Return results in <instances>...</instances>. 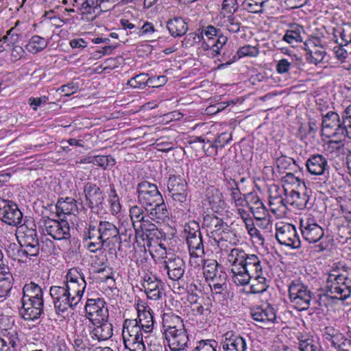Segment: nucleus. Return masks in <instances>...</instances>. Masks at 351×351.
Returning <instances> with one entry per match:
<instances>
[{
  "label": "nucleus",
  "instance_id": "obj_1",
  "mask_svg": "<svg viewBox=\"0 0 351 351\" xmlns=\"http://www.w3.org/2000/svg\"><path fill=\"white\" fill-rule=\"evenodd\" d=\"M322 133L328 138H341L347 136L351 139V104L345 110L342 120L337 112L332 110L323 114Z\"/></svg>",
  "mask_w": 351,
  "mask_h": 351
},
{
  "label": "nucleus",
  "instance_id": "obj_2",
  "mask_svg": "<svg viewBox=\"0 0 351 351\" xmlns=\"http://www.w3.org/2000/svg\"><path fill=\"white\" fill-rule=\"evenodd\" d=\"M255 254L246 253L243 249L234 247L228 252L226 261L230 268V277L232 282L247 279L245 272L260 261Z\"/></svg>",
  "mask_w": 351,
  "mask_h": 351
},
{
  "label": "nucleus",
  "instance_id": "obj_3",
  "mask_svg": "<svg viewBox=\"0 0 351 351\" xmlns=\"http://www.w3.org/2000/svg\"><path fill=\"white\" fill-rule=\"evenodd\" d=\"M122 337L124 347L128 351H146L143 331L137 319H127L123 324Z\"/></svg>",
  "mask_w": 351,
  "mask_h": 351
},
{
  "label": "nucleus",
  "instance_id": "obj_4",
  "mask_svg": "<svg viewBox=\"0 0 351 351\" xmlns=\"http://www.w3.org/2000/svg\"><path fill=\"white\" fill-rule=\"evenodd\" d=\"M288 291L290 302L295 309L302 311L309 308L313 293L306 285L299 280H293Z\"/></svg>",
  "mask_w": 351,
  "mask_h": 351
},
{
  "label": "nucleus",
  "instance_id": "obj_5",
  "mask_svg": "<svg viewBox=\"0 0 351 351\" xmlns=\"http://www.w3.org/2000/svg\"><path fill=\"white\" fill-rule=\"evenodd\" d=\"M49 294L52 299L56 313L61 317H66L77 306L63 283L58 286H51Z\"/></svg>",
  "mask_w": 351,
  "mask_h": 351
},
{
  "label": "nucleus",
  "instance_id": "obj_6",
  "mask_svg": "<svg viewBox=\"0 0 351 351\" xmlns=\"http://www.w3.org/2000/svg\"><path fill=\"white\" fill-rule=\"evenodd\" d=\"M247 279L245 280H239L234 284L238 286H245L250 283V293L256 294L262 293L267 291L269 287V281L266 278L267 274L263 271L261 261L254 265L249 270L245 272Z\"/></svg>",
  "mask_w": 351,
  "mask_h": 351
},
{
  "label": "nucleus",
  "instance_id": "obj_7",
  "mask_svg": "<svg viewBox=\"0 0 351 351\" xmlns=\"http://www.w3.org/2000/svg\"><path fill=\"white\" fill-rule=\"evenodd\" d=\"M327 293L332 298L347 299L351 294V278L346 274H330L327 280Z\"/></svg>",
  "mask_w": 351,
  "mask_h": 351
},
{
  "label": "nucleus",
  "instance_id": "obj_8",
  "mask_svg": "<svg viewBox=\"0 0 351 351\" xmlns=\"http://www.w3.org/2000/svg\"><path fill=\"white\" fill-rule=\"evenodd\" d=\"M161 250L162 261L159 263L160 269L165 271L168 277L172 280H178L185 271V263L182 258L173 254L167 255L166 248L163 244L159 243Z\"/></svg>",
  "mask_w": 351,
  "mask_h": 351
},
{
  "label": "nucleus",
  "instance_id": "obj_9",
  "mask_svg": "<svg viewBox=\"0 0 351 351\" xmlns=\"http://www.w3.org/2000/svg\"><path fill=\"white\" fill-rule=\"evenodd\" d=\"M62 283L77 305L81 301L86 287V282L82 272L77 268L70 269L66 274V281Z\"/></svg>",
  "mask_w": 351,
  "mask_h": 351
},
{
  "label": "nucleus",
  "instance_id": "obj_10",
  "mask_svg": "<svg viewBox=\"0 0 351 351\" xmlns=\"http://www.w3.org/2000/svg\"><path fill=\"white\" fill-rule=\"evenodd\" d=\"M164 335L171 351H184L190 344L186 330L176 326H164Z\"/></svg>",
  "mask_w": 351,
  "mask_h": 351
},
{
  "label": "nucleus",
  "instance_id": "obj_11",
  "mask_svg": "<svg viewBox=\"0 0 351 351\" xmlns=\"http://www.w3.org/2000/svg\"><path fill=\"white\" fill-rule=\"evenodd\" d=\"M138 202L146 209L163 200L162 195L156 184L147 181L141 182L137 186Z\"/></svg>",
  "mask_w": 351,
  "mask_h": 351
},
{
  "label": "nucleus",
  "instance_id": "obj_12",
  "mask_svg": "<svg viewBox=\"0 0 351 351\" xmlns=\"http://www.w3.org/2000/svg\"><path fill=\"white\" fill-rule=\"evenodd\" d=\"M41 228L45 235H49L55 240H66L71 237L70 227L66 220L43 218Z\"/></svg>",
  "mask_w": 351,
  "mask_h": 351
},
{
  "label": "nucleus",
  "instance_id": "obj_13",
  "mask_svg": "<svg viewBox=\"0 0 351 351\" xmlns=\"http://www.w3.org/2000/svg\"><path fill=\"white\" fill-rule=\"evenodd\" d=\"M276 238L281 245L298 249L301 246V241L295 226L280 222L276 225Z\"/></svg>",
  "mask_w": 351,
  "mask_h": 351
},
{
  "label": "nucleus",
  "instance_id": "obj_14",
  "mask_svg": "<svg viewBox=\"0 0 351 351\" xmlns=\"http://www.w3.org/2000/svg\"><path fill=\"white\" fill-rule=\"evenodd\" d=\"M300 228L302 238L309 243L319 242L324 236V229L310 216L300 219Z\"/></svg>",
  "mask_w": 351,
  "mask_h": 351
},
{
  "label": "nucleus",
  "instance_id": "obj_15",
  "mask_svg": "<svg viewBox=\"0 0 351 351\" xmlns=\"http://www.w3.org/2000/svg\"><path fill=\"white\" fill-rule=\"evenodd\" d=\"M86 316L90 324H99L108 319L109 313L106 302L101 298L88 299L85 306Z\"/></svg>",
  "mask_w": 351,
  "mask_h": 351
},
{
  "label": "nucleus",
  "instance_id": "obj_16",
  "mask_svg": "<svg viewBox=\"0 0 351 351\" xmlns=\"http://www.w3.org/2000/svg\"><path fill=\"white\" fill-rule=\"evenodd\" d=\"M304 49L306 51V60L315 65L322 62L326 55V49L322 45L321 40L316 37L306 40Z\"/></svg>",
  "mask_w": 351,
  "mask_h": 351
},
{
  "label": "nucleus",
  "instance_id": "obj_17",
  "mask_svg": "<svg viewBox=\"0 0 351 351\" xmlns=\"http://www.w3.org/2000/svg\"><path fill=\"white\" fill-rule=\"evenodd\" d=\"M141 286L149 299L158 300L162 298L164 283L156 276L145 274L142 278Z\"/></svg>",
  "mask_w": 351,
  "mask_h": 351
},
{
  "label": "nucleus",
  "instance_id": "obj_18",
  "mask_svg": "<svg viewBox=\"0 0 351 351\" xmlns=\"http://www.w3.org/2000/svg\"><path fill=\"white\" fill-rule=\"evenodd\" d=\"M251 316L254 321L263 324L261 326L262 328L274 324L276 319V310L271 304L253 307L251 309Z\"/></svg>",
  "mask_w": 351,
  "mask_h": 351
},
{
  "label": "nucleus",
  "instance_id": "obj_19",
  "mask_svg": "<svg viewBox=\"0 0 351 351\" xmlns=\"http://www.w3.org/2000/svg\"><path fill=\"white\" fill-rule=\"evenodd\" d=\"M169 195L174 202L184 203L186 200V182L180 176H172L167 182Z\"/></svg>",
  "mask_w": 351,
  "mask_h": 351
},
{
  "label": "nucleus",
  "instance_id": "obj_20",
  "mask_svg": "<svg viewBox=\"0 0 351 351\" xmlns=\"http://www.w3.org/2000/svg\"><path fill=\"white\" fill-rule=\"evenodd\" d=\"M0 216L3 222L14 226L19 225L23 218V214L18 206L10 201L3 202V206L0 207Z\"/></svg>",
  "mask_w": 351,
  "mask_h": 351
},
{
  "label": "nucleus",
  "instance_id": "obj_21",
  "mask_svg": "<svg viewBox=\"0 0 351 351\" xmlns=\"http://www.w3.org/2000/svg\"><path fill=\"white\" fill-rule=\"evenodd\" d=\"M203 225L215 240H217L216 237H220L222 233L226 232L229 230L228 223L214 215H206L204 217Z\"/></svg>",
  "mask_w": 351,
  "mask_h": 351
},
{
  "label": "nucleus",
  "instance_id": "obj_22",
  "mask_svg": "<svg viewBox=\"0 0 351 351\" xmlns=\"http://www.w3.org/2000/svg\"><path fill=\"white\" fill-rule=\"evenodd\" d=\"M306 167L308 173L314 176H323L329 171L328 160L322 154L311 155L306 161Z\"/></svg>",
  "mask_w": 351,
  "mask_h": 351
},
{
  "label": "nucleus",
  "instance_id": "obj_23",
  "mask_svg": "<svg viewBox=\"0 0 351 351\" xmlns=\"http://www.w3.org/2000/svg\"><path fill=\"white\" fill-rule=\"evenodd\" d=\"M84 193L86 204L91 208L99 207L104 202V194L95 184L86 183L84 186Z\"/></svg>",
  "mask_w": 351,
  "mask_h": 351
},
{
  "label": "nucleus",
  "instance_id": "obj_24",
  "mask_svg": "<svg viewBox=\"0 0 351 351\" xmlns=\"http://www.w3.org/2000/svg\"><path fill=\"white\" fill-rule=\"evenodd\" d=\"M137 313L138 318L136 319L139 327L145 334L151 332L154 329V320L150 307L144 304H138Z\"/></svg>",
  "mask_w": 351,
  "mask_h": 351
},
{
  "label": "nucleus",
  "instance_id": "obj_25",
  "mask_svg": "<svg viewBox=\"0 0 351 351\" xmlns=\"http://www.w3.org/2000/svg\"><path fill=\"white\" fill-rule=\"evenodd\" d=\"M92 339L99 341L109 339L112 336V325L106 319L99 324L92 323L88 326Z\"/></svg>",
  "mask_w": 351,
  "mask_h": 351
},
{
  "label": "nucleus",
  "instance_id": "obj_26",
  "mask_svg": "<svg viewBox=\"0 0 351 351\" xmlns=\"http://www.w3.org/2000/svg\"><path fill=\"white\" fill-rule=\"evenodd\" d=\"M259 51L258 49L252 45H245L243 47H240L237 54L230 57V55H226V53H223L221 57V61H226L225 63H222L219 65V69H223L230 65L231 64L237 61L239 58L249 56V57H256L258 55Z\"/></svg>",
  "mask_w": 351,
  "mask_h": 351
},
{
  "label": "nucleus",
  "instance_id": "obj_27",
  "mask_svg": "<svg viewBox=\"0 0 351 351\" xmlns=\"http://www.w3.org/2000/svg\"><path fill=\"white\" fill-rule=\"evenodd\" d=\"M224 351H247V339L240 335L226 332L222 341Z\"/></svg>",
  "mask_w": 351,
  "mask_h": 351
},
{
  "label": "nucleus",
  "instance_id": "obj_28",
  "mask_svg": "<svg viewBox=\"0 0 351 351\" xmlns=\"http://www.w3.org/2000/svg\"><path fill=\"white\" fill-rule=\"evenodd\" d=\"M303 66L302 58L297 54H292L278 60L276 71L278 74H288L291 69H301Z\"/></svg>",
  "mask_w": 351,
  "mask_h": 351
},
{
  "label": "nucleus",
  "instance_id": "obj_29",
  "mask_svg": "<svg viewBox=\"0 0 351 351\" xmlns=\"http://www.w3.org/2000/svg\"><path fill=\"white\" fill-rule=\"evenodd\" d=\"M44 292L42 287L33 281L25 283L23 287L22 301L44 303Z\"/></svg>",
  "mask_w": 351,
  "mask_h": 351
},
{
  "label": "nucleus",
  "instance_id": "obj_30",
  "mask_svg": "<svg viewBox=\"0 0 351 351\" xmlns=\"http://www.w3.org/2000/svg\"><path fill=\"white\" fill-rule=\"evenodd\" d=\"M44 303L39 304L30 301H22L20 313L25 320L35 321L43 314Z\"/></svg>",
  "mask_w": 351,
  "mask_h": 351
},
{
  "label": "nucleus",
  "instance_id": "obj_31",
  "mask_svg": "<svg viewBox=\"0 0 351 351\" xmlns=\"http://www.w3.org/2000/svg\"><path fill=\"white\" fill-rule=\"evenodd\" d=\"M228 38L223 35L219 36L215 41H206L205 38L201 41L199 50L200 52H207L206 55L210 57H216L220 54V50L226 45Z\"/></svg>",
  "mask_w": 351,
  "mask_h": 351
},
{
  "label": "nucleus",
  "instance_id": "obj_32",
  "mask_svg": "<svg viewBox=\"0 0 351 351\" xmlns=\"http://www.w3.org/2000/svg\"><path fill=\"white\" fill-rule=\"evenodd\" d=\"M119 230L114 224L107 221H99L98 238L105 243L117 241L119 239Z\"/></svg>",
  "mask_w": 351,
  "mask_h": 351
},
{
  "label": "nucleus",
  "instance_id": "obj_33",
  "mask_svg": "<svg viewBox=\"0 0 351 351\" xmlns=\"http://www.w3.org/2000/svg\"><path fill=\"white\" fill-rule=\"evenodd\" d=\"M145 210L147 217L157 223H164L169 219V211L164 199Z\"/></svg>",
  "mask_w": 351,
  "mask_h": 351
},
{
  "label": "nucleus",
  "instance_id": "obj_34",
  "mask_svg": "<svg viewBox=\"0 0 351 351\" xmlns=\"http://www.w3.org/2000/svg\"><path fill=\"white\" fill-rule=\"evenodd\" d=\"M137 234L141 232V237L143 239L146 238L147 239V245H151L150 240L154 239V237L158 238L160 234L157 226L153 223L147 217L145 220H143L142 223H139L137 226V230H135Z\"/></svg>",
  "mask_w": 351,
  "mask_h": 351
},
{
  "label": "nucleus",
  "instance_id": "obj_35",
  "mask_svg": "<svg viewBox=\"0 0 351 351\" xmlns=\"http://www.w3.org/2000/svg\"><path fill=\"white\" fill-rule=\"evenodd\" d=\"M304 27L297 23L290 24L282 37V40L294 46L303 41Z\"/></svg>",
  "mask_w": 351,
  "mask_h": 351
},
{
  "label": "nucleus",
  "instance_id": "obj_36",
  "mask_svg": "<svg viewBox=\"0 0 351 351\" xmlns=\"http://www.w3.org/2000/svg\"><path fill=\"white\" fill-rule=\"evenodd\" d=\"M20 341L15 330H10L0 337V351H19Z\"/></svg>",
  "mask_w": 351,
  "mask_h": 351
},
{
  "label": "nucleus",
  "instance_id": "obj_37",
  "mask_svg": "<svg viewBox=\"0 0 351 351\" xmlns=\"http://www.w3.org/2000/svg\"><path fill=\"white\" fill-rule=\"evenodd\" d=\"M206 197V201L213 211L217 213L224 208L225 202L223 199L222 193L219 189L213 186L208 188Z\"/></svg>",
  "mask_w": 351,
  "mask_h": 351
},
{
  "label": "nucleus",
  "instance_id": "obj_38",
  "mask_svg": "<svg viewBox=\"0 0 351 351\" xmlns=\"http://www.w3.org/2000/svg\"><path fill=\"white\" fill-rule=\"evenodd\" d=\"M71 345L74 351H91L93 347L85 329L79 332H75L71 341Z\"/></svg>",
  "mask_w": 351,
  "mask_h": 351
},
{
  "label": "nucleus",
  "instance_id": "obj_39",
  "mask_svg": "<svg viewBox=\"0 0 351 351\" xmlns=\"http://www.w3.org/2000/svg\"><path fill=\"white\" fill-rule=\"evenodd\" d=\"M167 27L170 34L173 37L182 36L188 30L187 23L180 17H175L169 20Z\"/></svg>",
  "mask_w": 351,
  "mask_h": 351
},
{
  "label": "nucleus",
  "instance_id": "obj_40",
  "mask_svg": "<svg viewBox=\"0 0 351 351\" xmlns=\"http://www.w3.org/2000/svg\"><path fill=\"white\" fill-rule=\"evenodd\" d=\"M203 274L208 282L217 279L219 275L221 277L222 274H226L221 270L220 265L215 260H206L204 261Z\"/></svg>",
  "mask_w": 351,
  "mask_h": 351
},
{
  "label": "nucleus",
  "instance_id": "obj_41",
  "mask_svg": "<svg viewBox=\"0 0 351 351\" xmlns=\"http://www.w3.org/2000/svg\"><path fill=\"white\" fill-rule=\"evenodd\" d=\"M56 209L58 215H75L78 210L77 202L72 197L59 199L56 204Z\"/></svg>",
  "mask_w": 351,
  "mask_h": 351
},
{
  "label": "nucleus",
  "instance_id": "obj_42",
  "mask_svg": "<svg viewBox=\"0 0 351 351\" xmlns=\"http://www.w3.org/2000/svg\"><path fill=\"white\" fill-rule=\"evenodd\" d=\"M308 197L304 193H300L297 190H291L289 195L287 197L286 202L295 206L298 210H303L306 207Z\"/></svg>",
  "mask_w": 351,
  "mask_h": 351
},
{
  "label": "nucleus",
  "instance_id": "obj_43",
  "mask_svg": "<svg viewBox=\"0 0 351 351\" xmlns=\"http://www.w3.org/2000/svg\"><path fill=\"white\" fill-rule=\"evenodd\" d=\"M285 200L280 196H274L270 195L269 206L270 210L278 218L282 217L287 210V205L285 202Z\"/></svg>",
  "mask_w": 351,
  "mask_h": 351
},
{
  "label": "nucleus",
  "instance_id": "obj_44",
  "mask_svg": "<svg viewBox=\"0 0 351 351\" xmlns=\"http://www.w3.org/2000/svg\"><path fill=\"white\" fill-rule=\"evenodd\" d=\"M186 243L191 256L201 258L204 255L205 252L202 237H195L194 239H188Z\"/></svg>",
  "mask_w": 351,
  "mask_h": 351
},
{
  "label": "nucleus",
  "instance_id": "obj_45",
  "mask_svg": "<svg viewBox=\"0 0 351 351\" xmlns=\"http://www.w3.org/2000/svg\"><path fill=\"white\" fill-rule=\"evenodd\" d=\"M324 151L331 158H337L345 154V145L341 141L330 140L324 145Z\"/></svg>",
  "mask_w": 351,
  "mask_h": 351
},
{
  "label": "nucleus",
  "instance_id": "obj_46",
  "mask_svg": "<svg viewBox=\"0 0 351 351\" xmlns=\"http://www.w3.org/2000/svg\"><path fill=\"white\" fill-rule=\"evenodd\" d=\"M145 210L142 206L137 205L132 206L129 210L130 217L132 222V226L135 230H137V226L147 217L145 214Z\"/></svg>",
  "mask_w": 351,
  "mask_h": 351
},
{
  "label": "nucleus",
  "instance_id": "obj_47",
  "mask_svg": "<svg viewBox=\"0 0 351 351\" xmlns=\"http://www.w3.org/2000/svg\"><path fill=\"white\" fill-rule=\"evenodd\" d=\"M252 202L253 201L254 206H250L249 209L253 214V216L256 220H258L269 215L265 206L261 201L258 196H252Z\"/></svg>",
  "mask_w": 351,
  "mask_h": 351
},
{
  "label": "nucleus",
  "instance_id": "obj_48",
  "mask_svg": "<svg viewBox=\"0 0 351 351\" xmlns=\"http://www.w3.org/2000/svg\"><path fill=\"white\" fill-rule=\"evenodd\" d=\"M47 45L48 42L45 38L36 35L31 38L26 45V49L29 52L37 53L38 52L43 50Z\"/></svg>",
  "mask_w": 351,
  "mask_h": 351
},
{
  "label": "nucleus",
  "instance_id": "obj_49",
  "mask_svg": "<svg viewBox=\"0 0 351 351\" xmlns=\"http://www.w3.org/2000/svg\"><path fill=\"white\" fill-rule=\"evenodd\" d=\"M19 232L23 234V239L25 246L35 245L39 244L36 231L34 228L27 229L26 226H21Z\"/></svg>",
  "mask_w": 351,
  "mask_h": 351
},
{
  "label": "nucleus",
  "instance_id": "obj_50",
  "mask_svg": "<svg viewBox=\"0 0 351 351\" xmlns=\"http://www.w3.org/2000/svg\"><path fill=\"white\" fill-rule=\"evenodd\" d=\"M324 337L326 341L330 342L332 346H333L335 344H337L339 341L342 340L345 337L338 328H336L332 326H328L324 328Z\"/></svg>",
  "mask_w": 351,
  "mask_h": 351
},
{
  "label": "nucleus",
  "instance_id": "obj_51",
  "mask_svg": "<svg viewBox=\"0 0 351 351\" xmlns=\"http://www.w3.org/2000/svg\"><path fill=\"white\" fill-rule=\"evenodd\" d=\"M282 182L284 183L285 186H290V191H296L299 189L306 187L304 182L292 173H287L285 176H283Z\"/></svg>",
  "mask_w": 351,
  "mask_h": 351
},
{
  "label": "nucleus",
  "instance_id": "obj_52",
  "mask_svg": "<svg viewBox=\"0 0 351 351\" xmlns=\"http://www.w3.org/2000/svg\"><path fill=\"white\" fill-rule=\"evenodd\" d=\"M299 348L300 351H322L317 342L306 336H302L299 339Z\"/></svg>",
  "mask_w": 351,
  "mask_h": 351
},
{
  "label": "nucleus",
  "instance_id": "obj_53",
  "mask_svg": "<svg viewBox=\"0 0 351 351\" xmlns=\"http://www.w3.org/2000/svg\"><path fill=\"white\" fill-rule=\"evenodd\" d=\"M209 282L211 290L216 294L221 293L227 288L226 274H222V276H218L217 279H213Z\"/></svg>",
  "mask_w": 351,
  "mask_h": 351
},
{
  "label": "nucleus",
  "instance_id": "obj_54",
  "mask_svg": "<svg viewBox=\"0 0 351 351\" xmlns=\"http://www.w3.org/2000/svg\"><path fill=\"white\" fill-rule=\"evenodd\" d=\"M218 343L214 339L202 340L193 351H219Z\"/></svg>",
  "mask_w": 351,
  "mask_h": 351
},
{
  "label": "nucleus",
  "instance_id": "obj_55",
  "mask_svg": "<svg viewBox=\"0 0 351 351\" xmlns=\"http://www.w3.org/2000/svg\"><path fill=\"white\" fill-rule=\"evenodd\" d=\"M253 242L259 245H263L265 239L261 232L255 227L254 221L245 226Z\"/></svg>",
  "mask_w": 351,
  "mask_h": 351
},
{
  "label": "nucleus",
  "instance_id": "obj_56",
  "mask_svg": "<svg viewBox=\"0 0 351 351\" xmlns=\"http://www.w3.org/2000/svg\"><path fill=\"white\" fill-rule=\"evenodd\" d=\"M147 76V75L143 73L136 75L128 80L127 84L133 88L142 89L146 86H148Z\"/></svg>",
  "mask_w": 351,
  "mask_h": 351
},
{
  "label": "nucleus",
  "instance_id": "obj_57",
  "mask_svg": "<svg viewBox=\"0 0 351 351\" xmlns=\"http://www.w3.org/2000/svg\"><path fill=\"white\" fill-rule=\"evenodd\" d=\"M223 23L224 26L230 32L237 33L240 30L239 19L234 15H229Z\"/></svg>",
  "mask_w": 351,
  "mask_h": 351
},
{
  "label": "nucleus",
  "instance_id": "obj_58",
  "mask_svg": "<svg viewBox=\"0 0 351 351\" xmlns=\"http://www.w3.org/2000/svg\"><path fill=\"white\" fill-rule=\"evenodd\" d=\"M108 202L110 205V212L112 215H114L121 212V205L114 186L111 189V194L109 195Z\"/></svg>",
  "mask_w": 351,
  "mask_h": 351
},
{
  "label": "nucleus",
  "instance_id": "obj_59",
  "mask_svg": "<svg viewBox=\"0 0 351 351\" xmlns=\"http://www.w3.org/2000/svg\"><path fill=\"white\" fill-rule=\"evenodd\" d=\"M231 140V134L223 132L221 133L218 136L215 138L214 142H211L209 140H207V143H210V146L212 147H215L216 149L220 148L221 149L225 146L226 144L228 143Z\"/></svg>",
  "mask_w": 351,
  "mask_h": 351
},
{
  "label": "nucleus",
  "instance_id": "obj_60",
  "mask_svg": "<svg viewBox=\"0 0 351 351\" xmlns=\"http://www.w3.org/2000/svg\"><path fill=\"white\" fill-rule=\"evenodd\" d=\"M209 299L207 298L205 301L199 300L197 303L191 306V311L195 315H206L210 312L209 310Z\"/></svg>",
  "mask_w": 351,
  "mask_h": 351
},
{
  "label": "nucleus",
  "instance_id": "obj_61",
  "mask_svg": "<svg viewBox=\"0 0 351 351\" xmlns=\"http://www.w3.org/2000/svg\"><path fill=\"white\" fill-rule=\"evenodd\" d=\"M263 4V2H258L254 0H245L243 2L245 9L252 13L262 12Z\"/></svg>",
  "mask_w": 351,
  "mask_h": 351
},
{
  "label": "nucleus",
  "instance_id": "obj_62",
  "mask_svg": "<svg viewBox=\"0 0 351 351\" xmlns=\"http://www.w3.org/2000/svg\"><path fill=\"white\" fill-rule=\"evenodd\" d=\"M78 89V84L71 82L61 86L59 88H58L57 92L64 93V96L69 97L73 93H76Z\"/></svg>",
  "mask_w": 351,
  "mask_h": 351
},
{
  "label": "nucleus",
  "instance_id": "obj_63",
  "mask_svg": "<svg viewBox=\"0 0 351 351\" xmlns=\"http://www.w3.org/2000/svg\"><path fill=\"white\" fill-rule=\"evenodd\" d=\"M104 244V241L99 239L98 237H95V239L93 240H88L86 238L87 249L90 252H96L97 251L101 250Z\"/></svg>",
  "mask_w": 351,
  "mask_h": 351
},
{
  "label": "nucleus",
  "instance_id": "obj_64",
  "mask_svg": "<svg viewBox=\"0 0 351 351\" xmlns=\"http://www.w3.org/2000/svg\"><path fill=\"white\" fill-rule=\"evenodd\" d=\"M332 347L336 351H351V340L344 337Z\"/></svg>",
  "mask_w": 351,
  "mask_h": 351
}]
</instances>
